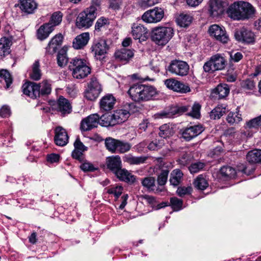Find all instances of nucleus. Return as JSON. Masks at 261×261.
<instances>
[{
    "label": "nucleus",
    "mask_w": 261,
    "mask_h": 261,
    "mask_svg": "<svg viewBox=\"0 0 261 261\" xmlns=\"http://www.w3.org/2000/svg\"><path fill=\"white\" fill-rule=\"evenodd\" d=\"M127 94L132 100L141 103L154 99L158 93L156 89L153 86L135 84L130 86Z\"/></svg>",
    "instance_id": "1"
},
{
    "label": "nucleus",
    "mask_w": 261,
    "mask_h": 261,
    "mask_svg": "<svg viewBox=\"0 0 261 261\" xmlns=\"http://www.w3.org/2000/svg\"><path fill=\"white\" fill-rule=\"evenodd\" d=\"M255 12L254 8L249 3L237 1L230 5L227 13L234 20H245L251 18Z\"/></svg>",
    "instance_id": "2"
},
{
    "label": "nucleus",
    "mask_w": 261,
    "mask_h": 261,
    "mask_svg": "<svg viewBox=\"0 0 261 261\" xmlns=\"http://www.w3.org/2000/svg\"><path fill=\"white\" fill-rule=\"evenodd\" d=\"M69 69L72 71L73 77L77 79H82L87 77L91 71L87 61L77 57L71 60Z\"/></svg>",
    "instance_id": "3"
},
{
    "label": "nucleus",
    "mask_w": 261,
    "mask_h": 261,
    "mask_svg": "<svg viewBox=\"0 0 261 261\" xmlns=\"http://www.w3.org/2000/svg\"><path fill=\"white\" fill-rule=\"evenodd\" d=\"M174 35L171 27H158L153 28L151 33V40L159 46H164L171 40Z\"/></svg>",
    "instance_id": "4"
},
{
    "label": "nucleus",
    "mask_w": 261,
    "mask_h": 261,
    "mask_svg": "<svg viewBox=\"0 0 261 261\" xmlns=\"http://www.w3.org/2000/svg\"><path fill=\"white\" fill-rule=\"evenodd\" d=\"M97 14L91 8H87L80 12L75 21V25L79 29H87L91 27L97 17Z\"/></svg>",
    "instance_id": "5"
},
{
    "label": "nucleus",
    "mask_w": 261,
    "mask_h": 261,
    "mask_svg": "<svg viewBox=\"0 0 261 261\" xmlns=\"http://www.w3.org/2000/svg\"><path fill=\"white\" fill-rule=\"evenodd\" d=\"M226 61L220 54L212 56L209 61L206 62L203 66L204 71L213 73L216 70H221L225 68Z\"/></svg>",
    "instance_id": "6"
},
{
    "label": "nucleus",
    "mask_w": 261,
    "mask_h": 261,
    "mask_svg": "<svg viewBox=\"0 0 261 261\" xmlns=\"http://www.w3.org/2000/svg\"><path fill=\"white\" fill-rule=\"evenodd\" d=\"M166 69L172 74L184 76L188 74L189 66L185 61L174 60L171 61Z\"/></svg>",
    "instance_id": "7"
},
{
    "label": "nucleus",
    "mask_w": 261,
    "mask_h": 261,
    "mask_svg": "<svg viewBox=\"0 0 261 261\" xmlns=\"http://www.w3.org/2000/svg\"><path fill=\"white\" fill-rule=\"evenodd\" d=\"M90 49L94 57L97 60H101L102 57L107 53L109 46L105 39L99 38L93 41Z\"/></svg>",
    "instance_id": "8"
},
{
    "label": "nucleus",
    "mask_w": 261,
    "mask_h": 261,
    "mask_svg": "<svg viewBox=\"0 0 261 261\" xmlns=\"http://www.w3.org/2000/svg\"><path fill=\"white\" fill-rule=\"evenodd\" d=\"M234 36L236 40L244 44H253L255 41V35L250 30L243 27L235 31Z\"/></svg>",
    "instance_id": "9"
},
{
    "label": "nucleus",
    "mask_w": 261,
    "mask_h": 261,
    "mask_svg": "<svg viewBox=\"0 0 261 261\" xmlns=\"http://www.w3.org/2000/svg\"><path fill=\"white\" fill-rule=\"evenodd\" d=\"M164 16V10L161 8L155 7L145 12L142 16V19L147 23H156L160 22Z\"/></svg>",
    "instance_id": "10"
},
{
    "label": "nucleus",
    "mask_w": 261,
    "mask_h": 261,
    "mask_svg": "<svg viewBox=\"0 0 261 261\" xmlns=\"http://www.w3.org/2000/svg\"><path fill=\"white\" fill-rule=\"evenodd\" d=\"M208 33L211 37L222 43H226L229 40L228 35L223 27L213 24L209 27Z\"/></svg>",
    "instance_id": "11"
},
{
    "label": "nucleus",
    "mask_w": 261,
    "mask_h": 261,
    "mask_svg": "<svg viewBox=\"0 0 261 261\" xmlns=\"http://www.w3.org/2000/svg\"><path fill=\"white\" fill-rule=\"evenodd\" d=\"M102 91L101 85L96 78H92L88 84V89L85 92V97L89 100H94Z\"/></svg>",
    "instance_id": "12"
},
{
    "label": "nucleus",
    "mask_w": 261,
    "mask_h": 261,
    "mask_svg": "<svg viewBox=\"0 0 261 261\" xmlns=\"http://www.w3.org/2000/svg\"><path fill=\"white\" fill-rule=\"evenodd\" d=\"M204 127L201 124L187 126L182 131V137L186 141H190L201 134Z\"/></svg>",
    "instance_id": "13"
},
{
    "label": "nucleus",
    "mask_w": 261,
    "mask_h": 261,
    "mask_svg": "<svg viewBox=\"0 0 261 261\" xmlns=\"http://www.w3.org/2000/svg\"><path fill=\"white\" fill-rule=\"evenodd\" d=\"M99 116L95 113L82 119L80 124L81 130L83 132H87L97 127L99 124Z\"/></svg>",
    "instance_id": "14"
},
{
    "label": "nucleus",
    "mask_w": 261,
    "mask_h": 261,
    "mask_svg": "<svg viewBox=\"0 0 261 261\" xmlns=\"http://www.w3.org/2000/svg\"><path fill=\"white\" fill-rule=\"evenodd\" d=\"M132 34L134 39H138L141 43L147 39L148 30L143 25L134 23L132 27Z\"/></svg>",
    "instance_id": "15"
},
{
    "label": "nucleus",
    "mask_w": 261,
    "mask_h": 261,
    "mask_svg": "<svg viewBox=\"0 0 261 261\" xmlns=\"http://www.w3.org/2000/svg\"><path fill=\"white\" fill-rule=\"evenodd\" d=\"M22 89L23 94L31 98L36 99L39 97V87L37 83L30 81L27 82L23 84Z\"/></svg>",
    "instance_id": "16"
},
{
    "label": "nucleus",
    "mask_w": 261,
    "mask_h": 261,
    "mask_svg": "<svg viewBox=\"0 0 261 261\" xmlns=\"http://www.w3.org/2000/svg\"><path fill=\"white\" fill-rule=\"evenodd\" d=\"M63 36L61 34L56 35L48 42L45 48V54L53 55L57 52L63 42Z\"/></svg>",
    "instance_id": "17"
},
{
    "label": "nucleus",
    "mask_w": 261,
    "mask_h": 261,
    "mask_svg": "<svg viewBox=\"0 0 261 261\" xmlns=\"http://www.w3.org/2000/svg\"><path fill=\"white\" fill-rule=\"evenodd\" d=\"M190 108L189 106L174 105L170 107L168 112H162L160 115L162 118H170L174 116H179L187 112Z\"/></svg>",
    "instance_id": "18"
},
{
    "label": "nucleus",
    "mask_w": 261,
    "mask_h": 261,
    "mask_svg": "<svg viewBox=\"0 0 261 261\" xmlns=\"http://www.w3.org/2000/svg\"><path fill=\"white\" fill-rule=\"evenodd\" d=\"M54 140L56 144L60 146L66 145L68 142V136L66 130L61 126H58L55 129Z\"/></svg>",
    "instance_id": "19"
},
{
    "label": "nucleus",
    "mask_w": 261,
    "mask_h": 261,
    "mask_svg": "<svg viewBox=\"0 0 261 261\" xmlns=\"http://www.w3.org/2000/svg\"><path fill=\"white\" fill-rule=\"evenodd\" d=\"M116 102V99L111 94L103 96L99 101L100 109L102 111H109L112 110Z\"/></svg>",
    "instance_id": "20"
},
{
    "label": "nucleus",
    "mask_w": 261,
    "mask_h": 261,
    "mask_svg": "<svg viewBox=\"0 0 261 261\" xmlns=\"http://www.w3.org/2000/svg\"><path fill=\"white\" fill-rule=\"evenodd\" d=\"M74 149L72 152V156L80 162L83 160V152L87 150V147L85 146L77 138L74 143Z\"/></svg>",
    "instance_id": "21"
},
{
    "label": "nucleus",
    "mask_w": 261,
    "mask_h": 261,
    "mask_svg": "<svg viewBox=\"0 0 261 261\" xmlns=\"http://www.w3.org/2000/svg\"><path fill=\"white\" fill-rule=\"evenodd\" d=\"M58 110L64 116L71 113L72 107L69 101L62 96H60L57 101Z\"/></svg>",
    "instance_id": "22"
},
{
    "label": "nucleus",
    "mask_w": 261,
    "mask_h": 261,
    "mask_svg": "<svg viewBox=\"0 0 261 261\" xmlns=\"http://www.w3.org/2000/svg\"><path fill=\"white\" fill-rule=\"evenodd\" d=\"M114 175L120 181L129 184H133L136 180V177L127 170L121 168Z\"/></svg>",
    "instance_id": "23"
},
{
    "label": "nucleus",
    "mask_w": 261,
    "mask_h": 261,
    "mask_svg": "<svg viewBox=\"0 0 261 261\" xmlns=\"http://www.w3.org/2000/svg\"><path fill=\"white\" fill-rule=\"evenodd\" d=\"M106 164L108 169L113 174H115L122 168V162L119 155H113L107 158Z\"/></svg>",
    "instance_id": "24"
},
{
    "label": "nucleus",
    "mask_w": 261,
    "mask_h": 261,
    "mask_svg": "<svg viewBox=\"0 0 261 261\" xmlns=\"http://www.w3.org/2000/svg\"><path fill=\"white\" fill-rule=\"evenodd\" d=\"M18 5L22 12L28 14L34 13L38 6L35 0H19Z\"/></svg>",
    "instance_id": "25"
},
{
    "label": "nucleus",
    "mask_w": 261,
    "mask_h": 261,
    "mask_svg": "<svg viewBox=\"0 0 261 261\" xmlns=\"http://www.w3.org/2000/svg\"><path fill=\"white\" fill-rule=\"evenodd\" d=\"M89 39L90 35L89 33H82L73 39L72 46L76 49H82L88 44Z\"/></svg>",
    "instance_id": "26"
},
{
    "label": "nucleus",
    "mask_w": 261,
    "mask_h": 261,
    "mask_svg": "<svg viewBox=\"0 0 261 261\" xmlns=\"http://www.w3.org/2000/svg\"><path fill=\"white\" fill-rule=\"evenodd\" d=\"M209 6L210 14L213 17L221 15L224 11L222 0H210Z\"/></svg>",
    "instance_id": "27"
},
{
    "label": "nucleus",
    "mask_w": 261,
    "mask_h": 261,
    "mask_svg": "<svg viewBox=\"0 0 261 261\" xmlns=\"http://www.w3.org/2000/svg\"><path fill=\"white\" fill-rule=\"evenodd\" d=\"M229 91L230 88L227 84L221 83L212 90V94L219 99H223L228 96Z\"/></svg>",
    "instance_id": "28"
},
{
    "label": "nucleus",
    "mask_w": 261,
    "mask_h": 261,
    "mask_svg": "<svg viewBox=\"0 0 261 261\" xmlns=\"http://www.w3.org/2000/svg\"><path fill=\"white\" fill-rule=\"evenodd\" d=\"M54 28L49 24L45 23L40 27L36 32V36L40 41L46 39L53 31Z\"/></svg>",
    "instance_id": "29"
},
{
    "label": "nucleus",
    "mask_w": 261,
    "mask_h": 261,
    "mask_svg": "<svg viewBox=\"0 0 261 261\" xmlns=\"http://www.w3.org/2000/svg\"><path fill=\"white\" fill-rule=\"evenodd\" d=\"M133 112V111H128L126 110L123 109L115 111L113 114V117L115 121V125L125 122L129 117L130 113Z\"/></svg>",
    "instance_id": "30"
},
{
    "label": "nucleus",
    "mask_w": 261,
    "mask_h": 261,
    "mask_svg": "<svg viewBox=\"0 0 261 261\" xmlns=\"http://www.w3.org/2000/svg\"><path fill=\"white\" fill-rule=\"evenodd\" d=\"M134 55V50L123 48L116 51L115 56L116 59L121 61H128L133 57Z\"/></svg>",
    "instance_id": "31"
},
{
    "label": "nucleus",
    "mask_w": 261,
    "mask_h": 261,
    "mask_svg": "<svg viewBox=\"0 0 261 261\" xmlns=\"http://www.w3.org/2000/svg\"><path fill=\"white\" fill-rule=\"evenodd\" d=\"M0 82L2 84H5V87L6 89L10 88L11 85L13 82V78L11 73L7 69L0 70Z\"/></svg>",
    "instance_id": "32"
},
{
    "label": "nucleus",
    "mask_w": 261,
    "mask_h": 261,
    "mask_svg": "<svg viewBox=\"0 0 261 261\" xmlns=\"http://www.w3.org/2000/svg\"><path fill=\"white\" fill-rule=\"evenodd\" d=\"M147 159L146 156H134L127 154L124 157L123 161L130 165H140L144 163Z\"/></svg>",
    "instance_id": "33"
},
{
    "label": "nucleus",
    "mask_w": 261,
    "mask_h": 261,
    "mask_svg": "<svg viewBox=\"0 0 261 261\" xmlns=\"http://www.w3.org/2000/svg\"><path fill=\"white\" fill-rule=\"evenodd\" d=\"M113 114L106 113L99 116V124L102 126L108 127L115 125Z\"/></svg>",
    "instance_id": "34"
},
{
    "label": "nucleus",
    "mask_w": 261,
    "mask_h": 261,
    "mask_svg": "<svg viewBox=\"0 0 261 261\" xmlns=\"http://www.w3.org/2000/svg\"><path fill=\"white\" fill-rule=\"evenodd\" d=\"M183 176V173L179 169L173 170L171 174L169 181L171 185L173 186H178L181 181Z\"/></svg>",
    "instance_id": "35"
},
{
    "label": "nucleus",
    "mask_w": 261,
    "mask_h": 261,
    "mask_svg": "<svg viewBox=\"0 0 261 261\" xmlns=\"http://www.w3.org/2000/svg\"><path fill=\"white\" fill-rule=\"evenodd\" d=\"M227 111L226 108L222 105H218L212 110L210 113L211 119H219Z\"/></svg>",
    "instance_id": "36"
},
{
    "label": "nucleus",
    "mask_w": 261,
    "mask_h": 261,
    "mask_svg": "<svg viewBox=\"0 0 261 261\" xmlns=\"http://www.w3.org/2000/svg\"><path fill=\"white\" fill-rule=\"evenodd\" d=\"M159 135L163 138H167L174 134L173 127L169 124H164L160 127Z\"/></svg>",
    "instance_id": "37"
},
{
    "label": "nucleus",
    "mask_w": 261,
    "mask_h": 261,
    "mask_svg": "<svg viewBox=\"0 0 261 261\" xmlns=\"http://www.w3.org/2000/svg\"><path fill=\"white\" fill-rule=\"evenodd\" d=\"M247 161L250 163H261V150H253L246 155Z\"/></svg>",
    "instance_id": "38"
},
{
    "label": "nucleus",
    "mask_w": 261,
    "mask_h": 261,
    "mask_svg": "<svg viewBox=\"0 0 261 261\" xmlns=\"http://www.w3.org/2000/svg\"><path fill=\"white\" fill-rule=\"evenodd\" d=\"M41 75L39 61L38 60L35 61L32 65V70L30 73V77L34 81H39L41 79Z\"/></svg>",
    "instance_id": "39"
},
{
    "label": "nucleus",
    "mask_w": 261,
    "mask_h": 261,
    "mask_svg": "<svg viewBox=\"0 0 261 261\" xmlns=\"http://www.w3.org/2000/svg\"><path fill=\"white\" fill-rule=\"evenodd\" d=\"M10 42L8 38L0 39V56L5 57L10 53Z\"/></svg>",
    "instance_id": "40"
},
{
    "label": "nucleus",
    "mask_w": 261,
    "mask_h": 261,
    "mask_svg": "<svg viewBox=\"0 0 261 261\" xmlns=\"http://www.w3.org/2000/svg\"><path fill=\"white\" fill-rule=\"evenodd\" d=\"M39 87V97L44 96L49 94L51 91V84L46 80L43 81L41 83H38Z\"/></svg>",
    "instance_id": "41"
},
{
    "label": "nucleus",
    "mask_w": 261,
    "mask_h": 261,
    "mask_svg": "<svg viewBox=\"0 0 261 261\" xmlns=\"http://www.w3.org/2000/svg\"><path fill=\"white\" fill-rule=\"evenodd\" d=\"M221 176L225 178H231L235 177L236 171L235 169L230 166H223L220 170Z\"/></svg>",
    "instance_id": "42"
},
{
    "label": "nucleus",
    "mask_w": 261,
    "mask_h": 261,
    "mask_svg": "<svg viewBox=\"0 0 261 261\" xmlns=\"http://www.w3.org/2000/svg\"><path fill=\"white\" fill-rule=\"evenodd\" d=\"M236 110L237 111L235 112H230L226 117L227 122L231 125L238 123L242 120L241 114L239 113L238 108Z\"/></svg>",
    "instance_id": "43"
},
{
    "label": "nucleus",
    "mask_w": 261,
    "mask_h": 261,
    "mask_svg": "<svg viewBox=\"0 0 261 261\" xmlns=\"http://www.w3.org/2000/svg\"><path fill=\"white\" fill-rule=\"evenodd\" d=\"M195 188L200 190H204L208 186V183L202 175H198L194 181Z\"/></svg>",
    "instance_id": "44"
},
{
    "label": "nucleus",
    "mask_w": 261,
    "mask_h": 261,
    "mask_svg": "<svg viewBox=\"0 0 261 261\" xmlns=\"http://www.w3.org/2000/svg\"><path fill=\"white\" fill-rule=\"evenodd\" d=\"M192 21V17L188 14H180L177 18L176 21L179 25L181 27L189 26Z\"/></svg>",
    "instance_id": "45"
},
{
    "label": "nucleus",
    "mask_w": 261,
    "mask_h": 261,
    "mask_svg": "<svg viewBox=\"0 0 261 261\" xmlns=\"http://www.w3.org/2000/svg\"><path fill=\"white\" fill-rule=\"evenodd\" d=\"M62 17L63 15L61 12H56L52 14L49 21L47 23L49 24V25L54 29L55 26L58 25L61 22Z\"/></svg>",
    "instance_id": "46"
},
{
    "label": "nucleus",
    "mask_w": 261,
    "mask_h": 261,
    "mask_svg": "<svg viewBox=\"0 0 261 261\" xmlns=\"http://www.w3.org/2000/svg\"><path fill=\"white\" fill-rule=\"evenodd\" d=\"M141 184L142 186L147 188L149 191L154 190L155 178L153 177H146L142 179Z\"/></svg>",
    "instance_id": "47"
},
{
    "label": "nucleus",
    "mask_w": 261,
    "mask_h": 261,
    "mask_svg": "<svg viewBox=\"0 0 261 261\" xmlns=\"http://www.w3.org/2000/svg\"><path fill=\"white\" fill-rule=\"evenodd\" d=\"M68 58L67 56L66 51L64 49L60 50L57 55V63L58 65L63 67L65 66L68 63Z\"/></svg>",
    "instance_id": "48"
},
{
    "label": "nucleus",
    "mask_w": 261,
    "mask_h": 261,
    "mask_svg": "<svg viewBox=\"0 0 261 261\" xmlns=\"http://www.w3.org/2000/svg\"><path fill=\"white\" fill-rule=\"evenodd\" d=\"M118 140L112 138H107L105 140V145L108 150L112 152H115L117 150Z\"/></svg>",
    "instance_id": "49"
},
{
    "label": "nucleus",
    "mask_w": 261,
    "mask_h": 261,
    "mask_svg": "<svg viewBox=\"0 0 261 261\" xmlns=\"http://www.w3.org/2000/svg\"><path fill=\"white\" fill-rule=\"evenodd\" d=\"M123 188L120 185H112L108 188L107 193L109 194H113L116 198H118L122 193Z\"/></svg>",
    "instance_id": "50"
},
{
    "label": "nucleus",
    "mask_w": 261,
    "mask_h": 261,
    "mask_svg": "<svg viewBox=\"0 0 261 261\" xmlns=\"http://www.w3.org/2000/svg\"><path fill=\"white\" fill-rule=\"evenodd\" d=\"M169 171L167 169H163L159 174L157 178L158 184L159 186H164L167 181Z\"/></svg>",
    "instance_id": "51"
},
{
    "label": "nucleus",
    "mask_w": 261,
    "mask_h": 261,
    "mask_svg": "<svg viewBox=\"0 0 261 261\" xmlns=\"http://www.w3.org/2000/svg\"><path fill=\"white\" fill-rule=\"evenodd\" d=\"M109 24V20L108 18L105 17H100L99 18L95 24V31L100 32L102 28Z\"/></svg>",
    "instance_id": "52"
},
{
    "label": "nucleus",
    "mask_w": 261,
    "mask_h": 261,
    "mask_svg": "<svg viewBox=\"0 0 261 261\" xmlns=\"http://www.w3.org/2000/svg\"><path fill=\"white\" fill-rule=\"evenodd\" d=\"M201 107V105L199 103L195 102L192 107V111L188 113L187 115L194 118H199Z\"/></svg>",
    "instance_id": "53"
},
{
    "label": "nucleus",
    "mask_w": 261,
    "mask_h": 261,
    "mask_svg": "<svg viewBox=\"0 0 261 261\" xmlns=\"http://www.w3.org/2000/svg\"><path fill=\"white\" fill-rule=\"evenodd\" d=\"M170 202L172 208L175 211H178L181 209L183 201L176 197H171Z\"/></svg>",
    "instance_id": "54"
},
{
    "label": "nucleus",
    "mask_w": 261,
    "mask_h": 261,
    "mask_svg": "<svg viewBox=\"0 0 261 261\" xmlns=\"http://www.w3.org/2000/svg\"><path fill=\"white\" fill-rule=\"evenodd\" d=\"M192 192V188L191 186L185 187L180 186L178 187L176 193L180 197H183L186 195H191Z\"/></svg>",
    "instance_id": "55"
},
{
    "label": "nucleus",
    "mask_w": 261,
    "mask_h": 261,
    "mask_svg": "<svg viewBox=\"0 0 261 261\" xmlns=\"http://www.w3.org/2000/svg\"><path fill=\"white\" fill-rule=\"evenodd\" d=\"M131 145L127 142H125L118 140L117 152L119 153H125L130 150Z\"/></svg>",
    "instance_id": "56"
},
{
    "label": "nucleus",
    "mask_w": 261,
    "mask_h": 261,
    "mask_svg": "<svg viewBox=\"0 0 261 261\" xmlns=\"http://www.w3.org/2000/svg\"><path fill=\"white\" fill-rule=\"evenodd\" d=\"M246 124L249 128H258L261 127V115L250 120Z\"/></svg>",
    "instance_id": "57"
},
{
    "label": "nucleus",
    "mask_w": 261,
    "mask_h": 261,
    "mask_svg": "<svg viewBox=\"0 0 261 261\" xmlns=\"http://www.w3.org/2000/svg\"><path fill=\"white\" fill-rule=\"evenodd\" d=\"M178 81L174 78H170L164 81V84L167 88L176 92Z\"/></svg>",
    "instance_id": "58"
},
{
    "label": "nucleus",
    "mask_w": 261,
    "mask_h": 261,
    "mask_svg": "<svg viewBox=\"0 0 261 261\" xmlns=\"http://www.w3.org/2000/svg\"><path fill=\"white\" fill-rule=\"evenodd\" d=\"M241 87L246 90H253L255 87V83L250 79H246L241 83Z\"/></svg>",
    "instance_id": "59"
},
{
    "label": "nucleus",
    "mask_w": 261,
    "mask_h": 261,
    "mask_svg": "<svg viewBox=\"0 0 261 261\" xmlns=\"http://www.w3.org/2000/svg\"><path fill=\"white\" fill-rule=\"evenodd\" d=\"M80 167L84 172H93L98 169L95 167L92 163L87 161L83 163Z\"/></svg>",
    "instance_id": "60"
},
{
    "label": "nucleus",
    "mask_w": 261,
    "mask_h": 261,
    "mask_svg": "<svg viewBox=\"0 0 261 261\" xmlns=\"http://www.w3.org/2000/svg\"><path fill=\"white\" fill-rule=\"evenodd\" d=\"M204 167V164L201 162H197L192 164L189 167V169L191 173H195L202 169Z\"/></svg>",
    "instance_id": "61"
},
{
    "label": "nucleus",
    "mask_w": 261,
    "mask_h": 261,
    "mask_svg": "<svg viewBox=\"0 0 261 261\" xmlns=\"http://www.w3.org/2000/svg\"><path fill=\"white\" fill-rule=\"evenodd\" d=\"M177 89L176 92L180 93H186L190 91L189 86L180 81H178Z\"/></svg>",
    "instance_id": "62"
},
{
    "label": "nucleus",
    "mask_w": 261,
    "mask_h": 261,
    "mask_svg": "<svg viewBox=\"0 0 261 261\" xmlns=\"http://www.w3.org/2000/svg\"><path fill=\"white\" fill-rule=\"evenodd\" d=\"M122 3L121 0H109V8L115 11L119 10Z\"/></svg>",
    "instance_id": "63"
},
{
    "label": "nucleus",
    "mask_w": 261,
    "mask_h": 261,
    "mask_svg": "<svg viewBox=\"0 0 261 261\" xmlns=\"http://www.w3.org/2000/svg\"><path fill=\"white\" fill-rule=\"evenodd\" d=\"M163 144L161 141L155 140L149 144L148 148L150 150H158L162 147Z\"/></svg>",
    "instance_id": "64"
}]
</instances>
